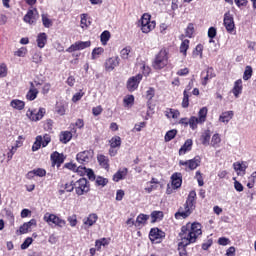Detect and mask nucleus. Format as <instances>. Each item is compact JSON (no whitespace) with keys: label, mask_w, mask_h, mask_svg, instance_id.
Here are the masks:
<instances>
[{"label":"nucleus","mask_w":256,"mask_h":256,"mask_svg":"<svg viewBox=\"0 0 256 256\" xmlns=\"http://www.w3.org/2000/svg\"><path fill=\"white\" fill-rule=\"evenodd\" d=\"M199 235H203V231L201 230V224L197 222H194L192 224L187 223L185 226H182L181 232L179 233V236L181 238L179 247H187V245L195 243Z\"/></svg>","instance_id":"nucleus-1"},{"label":"nucleus","mask_w":256,"mask_h":256,"mask_svg":"<svg viewBox=\"0 0 256 256\" xmlns=\"http://www.w3.org/2000/svg\"><path fill=\"white\" fill-rule=\"evenodd\" d=\"M197 193L195 190L190 191L187 200L184 204V208H180L178 212L175 213L176 219H187L193 211H195V205L197 203Z\"/></svg>","instance_id":"nucleus-2"},{"label":"nucleus","mask_w":256,"mask_h":256,"mask_svg":"<svg viewBox=\"0 0 256 256\" xmlns=\"http://www.w3.org/2000/svg\"><path fill=\"white\" fill-rule=\"evenodd\" d=\"M168 63H169L168 52H167V50L162 49L156 55L155 60L152 65H153L154 69L161 70V69H164V67H167Z\"/></svg>","instance_id":"nucleus-3"},{"label":"nucleus","mask_w":256,"mask_h":256,"mask_svg":"<svg viewBox=\"0 0 256 256\" xmlns=\"http://www.w3.org/2000/svg\"><path fill=\"white\" fill-rule=\"evenodd\" d=\"M43 220L48 223L50 226L54 227H60L63 228L65 227V225L67 224V222L65 220H63L62 218H60L59 216L55 215V214H51L49 212H47L46 214H44Z\"/></svg>","instance_id":"nucleus-4"},{"label":"nucleus","mask_w":256,"mask_h":256,"mask_svg":"<svg viewBox=\"0 0 256 256\" xmlns=\"http://www.w3.org/2000/svg\"><path fill=\"white\" fill-rule=\"evenodd\" d=\"M140 23L142 33H151L155 29L156 23L155 21H151V15L148 13L142 15Z\"/></svg>","instance_id":"nucleus-5"},{"label":"nucleus","mask_w":256,"mask_h":256,"mask_svg":"<svg viewBox=\"0 0 256 256\" xmlns=\"http://www.w3.org/2000/svg\"><path fill=\"white\" fill-rule=\"evenodd\" d=\"M74 189L79 196L85 195L89 191V182L85 178H80L74 182Z\"/></svg>","instance_id":"nucleus-6"},{"label":"nucleus","mask_w":256,"mask_h":256,"mask_svg":"<svg viewBox=\"0 0 256 256\" xmlns=\"http://www.w3.org/2000/svg\"><path fill=\"white\" fill-rule=\"evenodd\" d=\"M93 159V150H84L76 155V160L81 165H87V163H91Z\"/></svg>","instance_id":"nucleus-7"},{"label":"nucleus","mask_w":256,"mask_h":256,"mask_svg":"<svg viewBox=\"0 0 256 256\" xmlns=\"http://www.w3.org/2000/svg\"><path fill=\"white\" fill-rule=\"evenodd\" d=\"M46 110L45 108H39L34 110H28L26 115L31 121H41L45 117Z\"/></svg>","instance_id":"nucleus-8"},{"label":"nucleus","mask_w":256,"mask_h":256,"mask_svg":"<svg viewBox=\"0 0 256 256\" xmlns=\"http://www.w3.org/2000/svg\"><path fill=\"white\" fill-rule=\"evenodd\" d=\"M89 47H91V41H77L66 49V51L67 53H73L75 51H83V49H87Z\"/></svg>","instance_id":"nucleus-9"},{"label":"nucleus","mask_w":256,"mask_h":256,"mask_svg":"<svg viewBox=\"0 0 256 256\" xmlns=\"http://www.w3.org/2000/svg\"><path fill=\"white\" fill-rule=\"evenodd\" d=\"M179 165H182L183 167H188L189 171H194V169H197L201 165V158L197 156L188 161L180 160Z\"/></svg>","instance_id":"nucleus-10"},{"label":"nucleus","mask_w":256,"mask_h":256,"mask_svg":"<svg viewBox=\"0 0 256 256\" xmlns=\"http://www.w3.org/2000/svg\"><path fill=\"white\" fill-rule=\"evenodd\" d=\"M142 79H143L142 74H138L136 76L129 78L127 81L128 91H131V92L135 91L139 87V83H141Z\"/></svg>","instance_id":"nucleus-11"},{"label":"nucleus","mask_w":256,"mask_h":256,"mask_svg":"<svg viewBox=\"0 0 256 256\" xmlns=\"http://www.w3.org/2000/svg\"><path fill=\"white\" fill-rule=\"evenodd\" d=\"M224 27L228 33L233 32L235 29V21L233 20V15L229 11L224 14Z\"/></svg>","instance_id":"nucleus-12"},{"label":"nucleus","mask_w":256,"mask_h":256,"mask_svg":"<svg viewBox=\"0 0 256 256\" xmlns=\"http://www.w3.org/2000/svg\"><path fill=\"white\" fill-rule=\"evenodd\" d=\"M163 237V231L159 230V228H152L150 230L149 239L152 243H160Z\"/></svg>","instance_id":"nucleus-13"},{"label":"nucleus","mask_w":256,"mask_h":256,"mask_svg":"<svg viewBox=\"0 0 256 256\" xmlns=\"http://www.w3.org/2000/svg\"><path fill=\"white\" fill-rule=\"evenodd\" d=\"M39 95V89L35 88V84L30 82V88L26 94V99L28 101H35Z\"/></svg>","instance_id":"nucleus-14"},{"label":"nucleus","mask_w":256,"mask_h":256,"mask_svg":"<svg viewBox=\"0 0 256 256\" xmlns=\"http://www.w3.org/2000/svg\"><path fill=\"white\" fill-rule=\"evenodd\" d=\"M115 67H119V57L108 58L105 62V70L113 71Z\"/></svg>","instance_id":"nucleus-15"},{"label":"nucleus","mask_w":256,"mask_h":256,"mask_svg":"<svg viewBox=\"0 0 256 256\" xmlns=\"http://www.w3.org/2000/svg\"><path fill=\"white\" fill-rule=\"evenodd\" d=\"M52 165H57L61 167L62 163L65 162V156L59 152H54L51 154Z\"/></svg>","instance_id":"nucleus-16"},{"label":"nucleus","mask_w":256,"mask_h":256,"mask_svg":"<svg viewBox=\"0 0 256 256\" xmlns=\"http://www.w3.org/2000/svg\"><path fill=\"white\" fill-rule=\"evenodd\" d=\"M32 227H37V220L31 219L29 222L24 223L22 226H20L19 231L22 235H24L25 233H29Z\"/></svg>","instance_id":"nucleus-17"},{"label":"nucleus","mask_w":256,"mask_h":256,"mask_svg":"<svg viewBox=\"0 0 256 256\" xmlns=\"http://www.w3.org/2000/svg\"><path fill=\"white\" fill-rule=\"evenodd\" d=\"M128 173H129V169H127V168H120L113 175V181H115V183H119V181H122V179H125V177H127Z\"/></svg>","instance_id":"nucleus-18"},{"label":"nucleus","mask_w":256,"mask_h":256,"mask_svg":"<svg viewBox=\"0 0 256 256\" xmlns=\"http://www.w3.org/2000/svg\"><path fill=\"white\" fill-rule=\"evenodd\" d=\"M232 93L236 99L243 93V80L238 79L235 81Z\"/></svg>","instance_id":"nucleus-19"},{"label":"nucleus","mask_w":256,"mask_h":256,"mask_svg":"<svg viewBox=\"0 0 256 256\" xmlns=\"http://www.w3.org/2000/svg\"><path fill=\"white\" fill-rule=\"evenodd\" d=\"M97 219H99V216H97L96 213H92V214L88 215L87 218L83 219V223H84L85 227H93V225H95L97 223Z\"/></svg>","instance_id":"nucleus-20"},{"label":"nucleus","mask_w":256,"mask_h":256,"mask_svg":"<svg viewBox=\"0 0 256 256\" xmlns=\"http://www.w3.org/2000/svg\"><path fill=\"white\" fill-rule=\"evenodd\" d=\"M200 141L205 147L211 145V130L204 131L200 137Z\"/></svg>","instance_id":"nucleus-21"},{"label":"nucleus","mask_w":256,"mask_h":256,"mask_svg":"<svg viewBox=\"0 0 256 256\" xmlns=\"http://www.w3.org/2000/svg\"><path fill=\"white\" fill-rule=\"evenodd\" d=\"M171 179H172V187L174 189H179V187H181V185L183 183V180L181 178V173L173 174Z\"/></svg>","instance_id":"nucleus-22"},{"label":"nucleus","mask_w":256,"mask_h":256,"mask_svg":"<svg viewBox=\"0 0 256 256\" xmlns=\"http://www.w3.org/2000/svg\"><path fill=\"white\" fill-rule=\"evenodd\" d=\"M37 10H29L27 14L24 16L25 23H29V25H33L37 21V18L35 17V13Z\"/></svg>","instance_id":"nucleus-23"},{"label":"nucleus","mask_w":256,"mask_h":256,"mask_svg":"<svg viewBox=\"0 0 256 256\" xmlns=\"http://www.w3.org/2000/svg\"><path fill=\"white\" fill-rule=\"evenodd\" d=\"M37 46L43 49L47 45V34L45 32L39 33L37 36Z\"/></svg>","instance_id":"nucleus-24"},{"label":"nucleus","mask_w":256,"mask_h":256,"mask_svg":"<svg viewBox=\"0 0 256 256\" xmlns=\"http://www.w3.org/2000/svg\"><path fill=\"white\" fill-rule=\"evenodd\" d=\"M10 107L17 111H23V109H25V103L22 100L14 99L10 102Z\"/></svg>","instance_id":"nucleus-25"},{"label":"nucleus","mask_w":256,"mask_h":256,"mask_svg":"<svg viewBox=\"0 0 256 256\" xmlns=\"http://www.w3.org/2000/svg\"><path fill=\"white\" fill-rule=\"evenodd\" d=\"M78 173H81V171H84V173H86L88 179H90V181H95V172H93L92 169L83 167V166H79L77 168Z\"/></svg>","instance_id":"nucleus-26"},{"label":"nucleus","mask_w":256,"mask_h":256,"mask_svg":"<svg viewBox=\"0 0 256 256\" xmlns=\"http://www.w3.org/2000/svg\"><path fill=\"white\" fill-rule=\"evenodd\" d=\"M233 115H234L233 111L223 112L219 117V121L221 123H229V121L233 119Z\"/></svg>","instance_id":"nucleus-27"},{"label":"nucleus","mask_w":256,"mask_h":256,"mask_svg":"<svg viewBox=\"0 0 256 256\" xmlns=\"http://www.w3.org/2000/svg\"><path fill=\"white\" fill-rule=\"evenodd\" d=\"M191 147H193V140L191 139L186 140L184 145L179 150V155H185L187 151H191Z\"/></svg>","instance_id":"nucleus-28"},{"label":"nucleus","mask_w":256,"mask_h":256,"mask_svg":"<svg viewBox=\"0 0 256 256\" xmlns=\"http://www.w3.org/2000/svg\"><path fill=\"white\" fill-rule=\"evenodd\" d=\"M208 109L207 107H203L199 110L198 112V120L200 122V125H203V123H205V121H207V113H208Z\"/></svg>","instance_id":"nucleus-29"},{"label":"nucleus","mask_w":256,"mask_h":256,"mask_svg":"<svg viewBox=\"0 0 256 256\" xmlns=\"http://www.w3.org/2000/svg\"><path fill=\"white\" fill-rule=\"evenodd\" d=\"M73 139V134L70 131H64L60 134V142L67 144Z\"/></svg>","instance_id":"nucleus-30"},{"label":"nucleus","mask_w":256,"mask_h":256,"mask_svg":"<svg viewBox=\"0 0 256 256\" xmlns=\"http://www.w3.org/2000/svg\"><path fill=\"white\" fill-rule=\"evenodd\" d=\"M97 161L103 169H109V158L105 155H98L97 156Z\"/></svg>","instance_id":"nucleus-31"},{"label":"nucleus","mask_w":256,"mask_h":256,"mask_svg":"<svg viewBox=\"0 0 256 256\" xmlns=\"http://www.w3.org/2000/svg\"><path fill=\"white\" fill-rule=\"evenodd\" d=\"M165 115H166L167 119H178L180 113L178 112V110L168 108L165 111Z\"/></svg>","instance_id":"nucleus-32"},{"label":"nucleus","mask_w":256,"mask_h":256,"mask_svg":"<svg viewBox=\"0 0 256 256\" xmlns=\"http://www.w3.org/2000/svg\"><path fill=\"white\" fill-rule=\"evenodd\" d=\"M147 219H149L148 215L140 214L138 215L135 223V227H141V225H145L147 223Z\"/></svg>","instance_id":"nucleus-33"},{"label":"nucleus","mask_w":256,"mask_h":256,"mask_svg":"<svg viewBox=\"0 0 256 256\" xmlns=\"http://www.w3.org/2000/svg\"><path fill=\"white\" fill-rule=\"evenodd\" d=\"M221 144V135L219 133H216L212 136L210 145L214 147V149H217L219 145Z\"/></svg>","instance_id":"nucleus-34"},{"label":"nucleus","mask_w":256,"mask_h":256,"mask_svg":"<svg viewBox=\"0 0 256 256\" xmlns=\"http://www.w3.org/2000/svg\"><path fill=\"white\" fill-rule=\"evenodd\" d=\"M177 136V130L172 129L170 131H168L165 136H164V141L166 143H169V141H173V139H175V137Z\"/></svg>","instance_id":"nucleus-35"},{"label":"nucleus","mask_w":256,"mask_h":256,"mask_svg":"<svg viewBox=\"0 0 256 256\" xmlns=\"http://www.w3.org/2000/svg\"><path fill=\"white\" fill-rule=\"evenodd\" d=\"M188 125H189L190 129L195 131V129H197V125H201V122L197 119V117L191 116L189 118V124Z\"/></svg>","instance_id":"nucleus-36"},{"label":"nucleus","mask_w":256,"mask_h":256,"mask_svg":"<svg viewBox=\"0 0 256 256\" xmlns=\"http://www.w3.org/2000/svg\"><path fill=\"white\" fill-rule=\"evenodd\" d=\"M213 77H215V74H213V68H208L206 71V76H204L202 80V85H207V81H209V79H213Z\"/></svg>","instance_id":"nucleus-37"},{"label":"nucleus","mask_w":256,"mask_h":256,"mask_svg":"<svg viewBox=\"0 0 256 256\" xmlns=\"http://www.w3.org/2000/svg\"><path fill=\"white\" fill-rule=\"evenodd\" d=\"M107 245H109V239L107 238H101L95 242V247L98 251L101 249V247H107Z\"/></svg>","instance_id":"nucleus-38"},{"label":"nucleus","mask_w":256,"mask_h":256,"mask_svg":"<svg viewBox=\"0 0 256 256\" xmlns=\"http://www.w3.org/2000/svg\"><path fill=\"white\" fill-rule=\"evenodd\" d=\"M104 52H105V49H103L101 47L94 48L92 51L91 59L93 61H95V59H99V55H103Z\"/></svg>","instance_id":"nucleus-39"},{"label":"nucleus","mask_w":256,"mask_h":256,"mask_svg":"<svg viewBox=\"0 0 256 256\" xmlns=\"http://www.w3.org/2000/svg\"><path fill=\"white\" fill-rule=\"evenodd\" d=\"M111 39V32L105 30L100 36L102 45H107V42Z\"/></svg>","instance_id":"nucleus-40"},{"label":"nucleus","mask_w":256,"mask_h":256,"mask_svg":"<svg viewBox=\"0 0 256 256\" xmlns=\"http://www.w3.org/2000/svg\"><path fill=\"white\" fill-rule=\"evenodd\" d=\"M42 23L43 26L46 27V29H49V27H53V20L49 19V16L46 14H42Z\"/></svg>","instance_id":"nucleus-41"},{"label":"nucleus","mask_w":256,"mask_h":256,"mask_svg":"<svg viewBox=\"0 0 256 256\" xmlns=\"http://www.w3.org/2000/svg\"><path fill=\"white\" fill-rule=\"evenodd\" d=\"M110 147H112V149H115L117 147H121V137L119 136H114L111 140H110Z\"/></svg>","instance_id":"nucleus-42"},{"label":"nucleus","mask_w":256,"mask_h":256,"mask_svg":"<svg viewBox=\"0 0 256 256\" xmlns=\"http://www.w3.org/2000/svg\"><path fill=\"white\" fill-rule=\"evenodd\" d=\"M42 141H43V136H37L36 141L32 146V151H39V149H41Z\"/></svg>","instance_id":"nucleus-43"},{"label":"nucleus","mask_w":256,"mask_h":256,"mask_svg":"<svg viewBox=\"0 0 256 256\" xmlns=\"http://www.w3.org/2000/svg\"><path fill=\"white\" fill-rule=\"evenodd\" d=\"M81 27L82 29H85V27H89L91 25V20L87 18V14H81Z\"/></svg>","instance_id":"nucleus-44"},{"label":"nucleus","mask_w":256,"mask_h":256,"mask_svg":"<svg viewBox=\"0 0 256 256\" xmlns=\"http://www.w3.org/2000/svg\"><path fill=\"white\" fill-rule=\"evenodd\" d=\"M252 76H253V68H251V66H246L243 74L244 81H249V78Z\"/></svg>","instance_id":"nucleus-45"},{"label":"nucleus","mask_w":256,"mask_h":256,"mask_svg":"<svg viewBox=\"0 0 256 256\" xmlns=\"http://www.w3.org/2000/svg\"><path fill=\"white\" fill-rule=\"evenodd\" d=\"M189 49V40H184L180 45V53H183V55H187V50Z\"/></svg>","instance_id":"nucleus-46"},{"label":"nucleus","mask_w":256,"mask_h":256,"mask_svg":"<svg viewBox=\"0 0 256 256\" xmlns=\"http://www.w3.org/2000/svg\"><path fill=\"white\" fill-rule=\"evenodd\" d=\"M152 221L155 223V221H161L163 219V213L161 211H154L151 213Z\"/></svg>","instance_id":"nucleus-47"},{"label":"nucleus","mask_w":256,"mask_h":256,"mask_svg":"<svg viewBox=\"0 0 256 256\" xmlns=\"http://www.w3.org/2000/svg\"><path fill=\"white\" fill-rule=\"evenodd\" d=\"M135 101V97L133 95H129L123 99L124 107H129L130 105H133Z\"/></svg>","instance_id":"nucleus-48"},{"label":"nucleus","mask_w":256,"mask_h":256,"mask_svg":"<svg viewBox=\"0 0 256 256\" xmlns=\"http://www.w3.org/2000/svg\"><path fill=\"white\" fill-rule=\"evenodd\" d=\"M17 149H19L18 145H14V146L11 147V149L7 153L8 161H11V159H13V156L15 155V153H17Z\"/></svg>","instance_id":"nucleus-49"},{"label":"nucleus","mask_w":256,"mask_h":256,"mask_svg":"<svg viewBox=\"0 0 256 256\" xmlns=\"http://www.w3.org/2000/svg\"><path fill=\"white\" fill-rule=\"evenodd\" d=\"M183 100H182V107L184 109H187V107H189V93H187V91L183 92Z\"/></svg>","instance_id":"nucleus-50"},{"label":"nucleus","mask_w":256,"mask_h":256,"mask_svg":"<svg viewBox=\"0 0 256 256\" xmlns=\"http://www.w3.org/2000/svg\"><path fill=\"white\" fill-rule=\"evenodd\" d=\"M32 61L33 63H37V64L41 63V61H43V56L41 52L34 53L32 56Z\"/></svg>","instance_id":"nucleus-51"},{"label":"nucleus","mask_w":256,"mask_h":256,"mask_svg":"<svg viewBox=\"0 0 256 256\" xmlns=\"http://www.w3.org/2000/svg\"><path fill=\"white\" fill-rule=\"evenodd\" d=\"M129 53H131V47H126L121 50L120 55L123 59H129Z\"/></svg>","instance_id":"nucleus-52"},{"label":"nucleus","mask_w":256,"mask_h":256,"mask_svg":"<svg viewBox=\"0 0 256 256\" xmlns=\"http://www.w3.org/2000/svg\"><path fill=\"white\" fill-rule=\"evenodd\" d=\"M194 57H203V46L201 44L197 45L195 51L193 52Z\"/></svg>","instance_id":"nucleus-53"},{"label":"nucleus","mask_w":256,"mask_h":256,"mask_svg":"<svg viewBox=\"0 0 256 256\" xmlns=\"http://www.w3.org/2000/svg\"><path fill=\"white\" fill-rule=\"evenodd\" d=\"M195 179H197L199 187H203V185H205V182L203 181V175L201 174V171L196 172Z\"/></svg>","instance_id":"nucleus-54"},{"label":"nucleus","mask_w":256,"mask_h":256,"mask_svg":"<svg viewBox=\"0 0 256 256\" xmlns=\"http://www.w3.org/2000/svg\"><path fill=\"white\" fill-rule=\"evenodd\" d=\"M49 143H51V136H49V134H45L42 137V147H47V145H49Z\"/></svg>","instance_id":"nucleus-55"},{"label":"nucleus","mask_w":256,"mask_h":256,"mask_svg":"<svg viewBox=\"0 0 256 256\" xmlns=\"http://www.w3.org/2000/svg\"><path fill=\"white\" fill-rule=\"evenodd\" d=\"M96 183H97V185L105 187V185H107V183H109V180H107V178H103V177L99 176L96 179Z\"/></svg>","instance_id":"nucleus-56"},{"label":"nucleus","mask_w":256,"mask_h":256,"mask_svg":"<svg viewBox=\"0 0 256 256\" xmlns=\"http://www.w3.org/2000/svg\"><path fill=\"white\" fill-rule=\"evenodd\" d=\"M34 173L36 177H45V175H47V171L43 168L34 169Z\"/></svg>","instance_id":"nucleus-57"},{"label":"nucleus","mask_w":256,"mask_h":256,"mask_svg":"<svg viewBox=\"0 0 256 256\" xmlns=\"http://www.w3.org/2000/svg\"><path fill=\"white\" fill-rule=\"evenodd\" d=\"M92 113H93L94 117H99V115H101V113H103V107L96 106V107L92 108Z\"/></svg>","instance_id":"nucleus-58"},{"label":"nucleus","mask_w":256,"mask_h":256,"mask_svg":"<svg viewBox=\"0 0 256 256\" xmlns=\"http://www.w3.org/2000/svg\"><path fill=\"white\" fill-rule=\"evenodd\" d=\"M56 113H58V115H65V105L57 103Z\"/></svg>","instance_id":"nucleus-59"},{"label":"nucleus","mask_w":256,"mask_h":256,"mask_svg":"<svg viewBox=\"0 0 256 256\" xmlns=\"http://www.w3.org/2000/svg\"><path fill=\"white\" fill-rule=\"evenodd\" d=\"M31 243H33V238L31 237L26 238L25 241L21 244V249H28Z\"/></svg>","instance_id":"nucleus-60"},{"label":"nucleus","mask_w":256,"mask_h":256,"mask_svg":"<svg viewBox=\"0 0 256 256\" xmlns=\"http://www.w3.org/2000/svg\"><path fill=\"white\" fill-rule=\"evenodd\" d=\"M64 189L67 191V193L73 192V189H75V182L72 181L71 183H66Z\"/></svg>","instance_id":"nucleus-61"},{"label":"nucleus","mask_w":256,"mask_h":256,"mask_svg":"<svg viewBox=\"0 0 256 256\" xmlns=\"http://www.w3.org/2000/svg\"><path fill=\"white\" fill-rule=\"evenodd\" d=\"M14 55H16L17 57H25V55H27V48H20L18 51L14 53Z\"/></svg>","instance_id":"nucleus-62"},{"label":"nucleus","mask_w":256,"mask_h":256,"mask_svg":"<svg viewBox=\"0 0 256 256\" xmlns=\"http://www.w3.org/2000/svg\"><path fill=\"white\" fill-rule=\"evenodd\" d=\"M195 31V28L193 27V24H189L186 28V37H193V33Z\"/></svg>","instance_id":"nucleus-63"},{"label":"nucleus","mask_w":256,"mask_h":256,"mask_svg":"<svg viewBox=\"0 0 256 256\" xmlns=\"http://www.w3.org/2000/svg\"><path fill=\"white\" fill-rule=\"evenodd\" d=\"M229 243H231V240H229V238L221 237L218 239V244L222 245L223 247L229 245Z\"/></svg>","instance_id":"nucleus-64"}]
</instances>
